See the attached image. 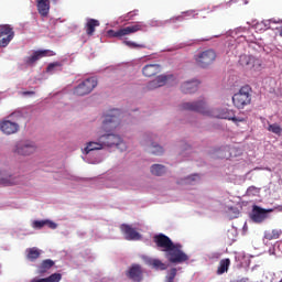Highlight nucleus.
I'll return each instance as SVG.
<instances>
[{
  "label": "nucleus",
  "mask_w": 282,
  "mask_h": 282,
  "mask_svg": "<svg viewBox=\"0 0 282 282\" xmlns=\"http://www.w3.org/2000/svg\"><path fill=\"white\" fill-rule=\"evenodd\" d=\"M100 26V22L96 19H89L86 23V34L88 36H94V32H96V28Z\"/></svg>",
  "instance_id": "24"
},
{
  "label": "nucleus",
  "mask_w": 282,
  "mask_h": 282,
  "mask_svg": "<svg viewBox=\"0 0 282 282\" xmlns=\"http://www.w3.org/2000/svg\"><path fill=\"white\" fill-rule=\"evenodd\" d=\"M229 268H230V259L229 258L221 259L219 261L216 274H218V275L226 274V272H228Z\"/></svg>",
  "instance_id": "25"
},
{
  "label": "nucleus",
  "mask_w": 282,
  "mask_h": 282,
  "mask_svg": "<svg viewBox=\"0 0 282 282\" xmlns=\"http://www.w3.org/2000/svg\"><path fill=\"white\" fill-rule=\"evenodd\" d=\"M62 67H63V64H61L59 62H55V63H51V64H48V66H47V68H46V72H48V73H53V72H55L56 69H62Z\"/></svg>",
  "instance_id": "33"
},
{
  "label": "nucleus",
  "mask_w": 282,
  "mask_h": 282,
  "mask_svg": "<svg viewBox=\"0 0 282 282\" xmlns=\"http://www.w3.org/2000/svg\"><path fill=\"white\" fill-rule=\"evenodd\" d=\"M55 262L52 259L43 260L40 265L37 267L39 274H45L48 270H52L54 268Z\"/></svg>",
  "instance_id": "23"
},
{
  "label": "nucleus",
  "mask_w": 282,
  "mask_h": 282,
  "mask_svg": "<svg viewBox=\"0 0 282 282\" xmlns=\"http://www.w3.org/2000/svg\"><path fill=\"white\" fill-rule=\"evenodd\" d=\"M98 86V80L94 77H89L82 82L77 87L74 89L75 96H87V94H91L94 89Z\"/></svg>",
  "instance_id": "7"
},
{
  "label": "nucleus",
  "mask_w": 282,
  "mask_h": 282,
  "mask_svg": "<svg viewBox=\"0 0 282 282\" xmlns=\"http://www.w3.org/2000/svg\"><path fill=\"white\" fill-rule=\"evenodd\" d=\"M227 213L231 219H235L239 215V209L237 207H228Z\"/></svg>",
  "instance_id": "36"
},
{
  "label": "nucleus",
  "mask_w": 282,
  "mask_h": 282,
  "mask_svg": "<svg viewBox=\"0 0 282 282\" xmlns=\"http://www.w3.org/2000/svg\"><path fill=\"white\" fill-rule=\"evenodd\" d=\"M248 65L250 72H261V69H263V59H261V57L249 56Z\"/></svg>",
  "instance_id": "20"
},
{
  "label": "nucleus",
  "mask_w": 282,
  "mask_h": 282,
  "mask_svg": "<svg viewBox=\"0 0 282 282\" xmlns=\"http://www.w3.org/2000/svg\"><path fill=\"white\" fill-rule=\"evenodd\" d=\"M105 144L110 145L112 142H105V137L102 134L99 135L98 141H89L84 149V152L87 154L91 153V151H101L105 149Z\"/></svg>",
  "instance_id": "13"
},
{
  "label": "nucleus",
  "mask_w": 282,
  "mask_h": 282,
  "mask_svg": "<svg viewBox=\"0 0 282 282\" xmlns=\"http://www.w3.org/2000/svg\"><path fill=\"white\" fill-rule=\"evenodd\" d=\"M279 237H281V232L276 229L264 232V241H272L274 239H279Z\"/></svg>",
  "instance_id": "29"
},
{
  "label": "nucleus",
  "mask_w": 282,
  "mask_h": 282,
  "mask_svg": "<svg viewBox=\"0 0 282 282\" xmlns=\"http://www.w3.org/2000/svg\"><path fill=\"white\" fill-rule=\"evenodd\" d=\"M120 230L122 235H124V239L127 241H140L142 239V235L135 230V228L131 227L130 225L122 224L120 226Z\"/></svg>",
  "instance_id": "12"
},
{
  "label": "nucleus",
  "mask_w": 282,
  "mask_h": 282,
  "mask_svg": "<svg viewBox=\"0 0 282 282\" xmlns=\"http://www.w3.org/2000/svg\"><path fill=\"white\" fill-rule=\"evenodd\" d=\"M177 21H182L184 19V17L180 15L178 18H176Z\"/></svg>",
  "instance_id": "45"
},
{
  "label": "nucleus",
  "mask_w": 282,
  "mask_h": 282,
  "mask_svg": "<svg viewBox=\"0 0 282 282\" xmlns=\"http://www.w3.org/2000/svg\"><path fill=\"white\" fill-rule=\"evenodd\" d=\"M269 213H272V209H264L258 205H253L250 214V219L253 224H263Z\"/></svg>",
  "instance_id": "8"
},
{
  "label": "nucleus",
  "mask_w": 282,
  "mask_h": 282,
  "mask_svg": "<svg viewBox=\"0 0 282 282\" xmlns=\"http://www.w3.org/2000/svg\"><path fill=\"white\" fill-rule=\"evenodd\" d=\"M150 152L152 155H162L164 153V149L155 143H152L150 147Z\"/></svg>",
  "instance_id": "32"
},
{
  "label": "nucleus",
  "mask_w": 282,
  "mask_h": 282,
  "mask_svg": "<svg viewBox=\"0 0 282 282\" xmlns=\"http://www.w3.org/2000/svg\"><path fill=\"white\" fill-rule=\"evenodd\" d=\"M147 30V24L142 22H137L134 24L123 26L119 30H109L108 36L110 39H124V36H130V34H135V32H144Z\"/></svg>",
  "instance_id": "3"
},
{
  "label": "nucleus",
  "mask_w": 282,
  "mask_h": 282,
  "mask_svg": "<svg viewBox=\"0 0 282 282\" xmlns=\"http://www.w3.org/2000/svg\"><path fill=\"white\" fill-rule=\"evenodd\" d=\"M123 45L129 47L130 50H147V46L144 44H138L133 41H123Z\"/></svg>",
  "instance_id": "30"
},
{
  "label": "nucleus",
  "mask_w": 282,
  "mask_h": 282,
  "mask_svg": "<svg viewBox=\"0 0 282 282\" xmlns=\"http://www.w3.org/2000/svg\"><path fill=\"white\" fill-rule=\"evenodd\" d=\"M23 95L24 96H34V91H24Z\"/></svg>",
  "instance_id": "44"
},
{
  "label": "nucleus",
  "mask_w": 282,
  "mask_h": 282,
  "mask_svg": "<svg viewBox=\"0 0 282 282\" xmlns=\"http://www.w3.org/2000/svg\"><path fill=\"white\" fill-rule=\"evenodd\" d=\"M151 173L152 175H156V177H162L166 173V167L162 164H153L151 166Z\"/></svg>",
  "instance_id": "28"
},
{
  "label": "nucleus",
  "mask_w": 282,
  "mask_h": 282,
  "mask_svg": "<svg viewBox=\"0 0 282 282\" xmlns=\"http://www.w3.org/2000/svg\"><path fill=\"white\" fill-rule=\"evenodd\" d=\"M199 87V82L198 80H191V82H185L181 86V90L183 94H195Z\"/></svg>",
  "instance_id": "21"
},
{
  "label": "nucleus",
  "mask_w": 282,
  "mask_h": 282,
  "mask_svg": "<svg viewBox=\"0 0 282 282\" xmlns=\"http://www.w3.org/2000/svg\"><path fill=\"white\" fill-rule=\"evenodd\" d=\"M268 131H270L271 133H274L275 135L282 134V128L281 126H279V123L269 124Z\"/></svg>",
  "instance_id": "31"
},
{
  "label": "nucleus",
  "mask_w": 282,
  "mask_h": 282,
  "mask_svg": "<svg viewBox=\"0 0 282 282\" xmlns=\"http://www.w3.org/2000/svg\"><path fill=\"white\" fill-rule=\"evenodd\" d=\"M195 182H199V175H197V174L187 176V177L184 180V184H195Z\"/></svg>",
  "instance_id": "35"
},
{
  "label": "nucleus",
  "mask_w": 282,
  "mask_h": 282,
  "mask_svg": "<svg viewBox=\"0 0 282 282\" xmlns=\"http://www.w3.org/2000/svg\"><path fill=\"white\" fill-rule=\"evenodd\" d=\"M36 8L41 17L50 14V0H36Z\"/></svg>",
  "instance_id": "22"
},
{
  "label": "nucleus",
  "mask_w": 282,
  "mask_h": 282,
  "mask_svg": "<svg viewBox=\"0 0 282 282\" xmlns=\"http://www.w3.org/2000/svg\"><path fill=\"white\" fill-rule=\"evenodd\" d=\"M259 192H260V189L254 186H250L248 188V195H259Z\"/></svg>",
  "instance_id": "41"
},
{
  "label": "nucleus",
  "mask_w": 282,
  "mask_h": 282,
  "mask_svg": "<svg viewBox=\"0 0 282 282\" xmlns=\"http://www.w3.org/2000/svg\"><path fill=\"white\" fill-rule=\"evenodd\" d=\"M118 124H120V110L115 109L111 110L110 113L105 116L101 131H104L106 134H101V138H104L105 142H112V144H104V147H117L118 149H121V151H123V149H126V145L124 142H122V138H120V135L111 133L113 129L118 128Z\"/></svg>",
  "instance_id": "1"
},
{
  "label": "nucleus",
  "mask_w": 282,
  "mask_h": 282,
  "mask_svg": "<svg viewBox=\"0 0 282 282\" xmlns=\"http://www.w3.org/2000/svg\"><path fill=\"white\" fill-rule=\"evenodd\" d=\"M46 226L48 228H51V230H56V228L58 227V225H56V223L51 221V220H46Z\"/></svg>",
  "instance_id": "43"
},
{
  "label": "nucleus",
  "mask_w": 282,
  "mask_h": 282,
  "mask_svg": "<svg viewBox=\"0 0 282 282\" xmlns=\"http://www.w3.org/2000/svg\"><path fill=\"white\" fill-rule=\"evenodd\" d=\"M240 65H242V67H245L246 65H248V56L246 55H241L240 59H239Z\"/></svg>",
  "instance_id": "42"
},
{
  "label": "nucleus",
  "mask_w": 282,
  "mask_h": 282,
  "mask_svg": "<svg viewBox=\"0 0 282 282\" xmlns=\"http://www.w3.org/2000/svg\"><path fill=\"white\" fill-rule=\"evenodd\" d=\"M36 143H34V141L24 140L19 141L15 144L13 153L17 155H22L23 158H28L30 155H34V153H36Z\"/></svg>",
  "instance_id": "6"
},
{
  "label": "nucleus",
  "mask_w": 282,
  "mask_h": 282,
  "mask_svg": "<svg viewBox=\"0 0 282 282\" xmlns=\"http://www.w3.org/2000/svg\"><path fill=\"white\" fill-rule=\"evenodd\" d=\"M165 257L170 263H186L191 257L182 251V245L175 243L166 253Z\"/></svg>",
  "instance_id": "5"
},
{
  "label": "nucleus",
  "mask_w": 282,
  "mask_h": 282,
  "mask_svg": "<svg viewBox=\"0 0 282 282\" xmlns=\"http://www.w3.org/2000/svg\"><path fill=\"white\" fill-rule=\"evenodd\" d=\"M162 72V66L160 64H148L142 68L143 76L151 78L152 76H156Z\"/></svg>",
  "instance_id": "19"
},
{
  "label": "nucleus",
  "mask_w": 282,
  "mask_h": 282,
  "mask_svg": "<svg viewBox=\"0 0 282 282\" xmlns=\"http://www.w3.org/2000/svg\"><path fill=\"white\" fill-rule=\"evenodd\" d=\"M19 182H21V177L12 175L10 171L6 169L0 170L1 186H17Z\"/></svg>",
  "instance_id": "10"
},
{
  "label": "nucleus",
  "mask_w": 282,
  "mask_h": 282,
  "mask_svg": "<svg viewBox=\"0 0 282 282\" xmlns=\"http://www.w3.org/2000/svg\"><path fill=\"white\" fill-rule=\"evenodd\" d=\"M175 276H177V269L172 268L166 276L165 282H173L175 281Z\"/></svg>",
  "instance_id": "34"
},
{
  "label": "nucleus",
  "mask_w": 282,
  "mask_h": 282,
  "mask_svg": "<svg viewBox=\"0 0 282 282\" xmlns=\"http://www.w3.org/2000/svg\"><path fill=\"white\" fill-rule=\"evenodd\" d=\"M232 102L237 109H243L248 105V86L241 87L239 93L232 96Z\"/></svg>",
  "instance_id": "11"
},
{
  "label": "nucleus",
  "mask_w": 282,
  "mask_h": 282,
  "mask_svg": "<svg viewBox=\"0 0 282 282\" xmlns=\"http://www.w3.org/2000/svg\"><path fill=\"white\" fill-rule=\"evenodd\" d=\"M45 56H56V53L52 50L35 51L33 55L25 58V65H34L36 61Z\"/></svg>",
  "instance_id": "15"
},
{
  "label": "nucleus",
  "mask_w": 282,
  "mask_h": 282,
  "mask_svg": "<svg viewBox=\"0 0 282 282\" xmlns=\"http://www.w3.org/2000/svg\"><path fill=\"white\" fill-rule=\"evenodd\" d=\"M253 30H256V32H265L264 25L262 22H256L252 24Z\"/></svg>",
  "instance_id": "38"
},
{
  "label": "nucleus",
  "mask_w": 282,
  "mask_h": 282,
  "mask_svg": "<svg viewBox=\"0 0 282 282\" xmlns=\"http://www.w3.org/2000/svg\"><path fill=\"white\" fill-rule=\"evenodd\" d=\"M154 243H156L158 248H163V252H167L175 245L173 240L164 234L154 236Z\"/></svg>",
  "instance_id": "14"
},
{
  "label": "nucleus",
  "mask_w": 282,
  "mask_h": 282,
  "mask_svg": "<svg viewBox=\"0 0 282 282\" xmlns=\"http://www.w3.org/2000/svg\"><path fill=\"white\" fill-rule=\"evenodd\" d=\"M53 3H58V0H51Z\"/></svg>",
  "instance_id": "46"
},
{
  "label": "nucleus",
  "mask_w": 282,
  "mask_h": 282,
  "mask_svg": "<svg viewBox=\"0 0 282 282\" xmlns=\"http://www.w3.org/2000/svg\"><path fill=\"white\" fill-rule=\"evenodd\" d=\"M14 39V31L9 24L0 25V47H8L10 41Z\"/></svg>",
  "instance_id": "9"
},
{
  "label": "nucleus",
  "mask_w": 282,
  "mask_h": 282,
  "mask_svg": "<svg viewBox=\"0 0 282 282\" xmlns=\"http://www.w3.org/2000/svg\"><path fill=\"white\" fill-rule=\"evenodd\" d=\"M61 279H63V275L61 273H53L48 278H34L31 280V282H61Z\"/></svg>",
  "instance_id": "26"
},
{
  "label": "nucleus",
  "mask_w": 282,
  "mask_h": 282,
  "mask_svg": "<svg viewBox=\"0 0 282 282\" xmlns=\"http://www.w3.org/2000/svg\"><path fill=\"white\" fill-rule=\"evenodd\" d=\"M279 282H282V279Z\"/></svg>",
  "instance_id": "48"
},
{
  "label": "nucleus",
  "mask_w": 282,
  "mask_h": 282,
  "mask_svg": "<svg viewBox=\"0 0 282 282\" xmlns=\"http://www.w3.org/2000/svg\"><path fill=\"white\" fill-rule=\"evenodd\" d=\"M152 265H153V268H156L159 270H164L166 268V264H164L160 260H152Z\"/></svg>",
  "instance_id": "37"
},
{
  "label": "nucleus",
  "mask_w": 282,
  "mask_h": 282,
  "mask_svg": "<svg viewBox=\"0 0 282 282\" xmlns=\"http://www.w3.org/2000/svg\"><path fill=\"white\" fill-rule=\"evenodd\" d=\"M126 275L134 282H140L144 279L142 267L140 264H132L126 272Z\"/></svg>",
  "instance_id": "17"
},
{
  "label": "nucleus",
  "mask_w": 282,
  "mask_h": 282,
  "mask_svg": "<svg viewBox=\"0 0 282 282\" xmlns=\"http://www.w3.org/2000/svg\"><path fill=\"white\" fill-rule=\"evenodd\" d=\"M217 59V53L214 50H206L203 52H199L194 56V61L198 67H202L203 69H206L207 67H210Z\"/></svg>",
  "instance_id": "4"
},
{
  "label": "nucleus",
  "mask_w": 282,
  "mask_h": 282,
  "mask_svg": "<svg viewBox=\"0 0 282 282\" xmlns=\"http://www.w3.org/2000/svg\"><path fill=\"white\" fill-rule=\"evenodd\" d=\"M261 23H263L264 30H270V25H271L272 23H279V22L273 21V20H264V21H261Z\"/></svg>",
  "instance_id": "40"
},
{
  "label": "nucleus",
  "mask_w": 282,
  "mask_h": 282,
  "mask_svg": "<svg viewBox=\"0 0 282 282\" xmlns=\"http://www.w3.org/2000/svg\"><path fill=\"white\" fill-rule=\"evenodd\" d=\"M279 34H280V36H282V28L280 29V33Z\"/></svg>",
  "instance_id": "47"
},
{
  "label": "nucleus",
  "mask_w": 282,
  "mask_h": 282,
  "mask_svg": "<svg viewBox=\"0 0 282 282\" xmlns=\"http://www.w3.org/2000/svg\"><path fill=\"white\" fill-rule=\"evenodd\" d=\"M181 109L184 111H196L203 116H209V118H219L221 120H232V122H243L245 119L235 117V111L228 109H214L207 110L206 102L204 100L196 102L182 104Z\"/></svg>",
  "instance_id": "2"
},
{
  "label": "nucleus",
  "mask_w": 282,
  "mask_h": 282,
  "mask_svg": "<svg viewBox=\"0 0 282 282\" xmlns=\"http://www.w3.org/2000/svg\"><path fill=\"white\" fill-rule=\"evenodd\" d=\"M170 78H173V75H160L154 80L149 82V84L147 85V89L153 90L160 87H164V85L169 83Z\"/></svg>",
  "instance_id": "18"
},
{
  "label": "nucleus",
  "mask_w": 282,
  "mask_h": 282,
  "mask_svg": "<svg viewBox=\"0 0 282 282\" xmlns=\"http://www.w3.org/2000/svg\"><path fill=\"white\" fill-rule=\"evenodd\" d=\"M40 257L41 250H39V248L33 247L26 249V259H29V261H36V259H39Z\"/></svg>",
  "instance_id": "27"
},
{
  "label": "nucleus",
  "mask_w": 282,
  "mask_h": 282,
  "mask_svg": "<svg viewBox=\"0 0 282 282\" xmlns=\"http://www.w3.org/2000/svg\"><path fill=\"white\" fill-rule=\"evenodd\" d=\"M46 226V220H35L33 221V228L41 230V228Z\"/></svg>",
  "instance_id": "39"
},
{
  "label": "nucleus",
  "mask_w": 282,
  "mask_h": 282,
  "mask_svg": "<svg viewBox=\"0 0 282 282\" xmlns=\"http://www.w3.org/2000/svg\"><path fill=\"white\" fill-rule=\"evenodd\" d=\"M0 131H2L4 135H12L19 131V123L4 119L0 121Z\"/></svg>",
  "instance_id": "16"
}]
</instances>
